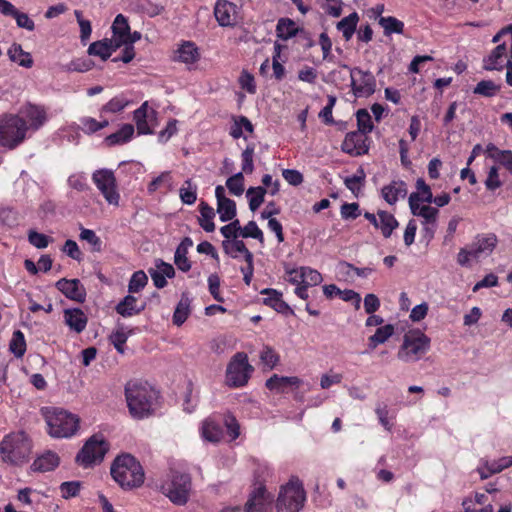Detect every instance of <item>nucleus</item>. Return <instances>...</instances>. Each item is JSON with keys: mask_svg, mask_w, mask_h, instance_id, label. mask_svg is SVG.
<instances>
[{"mask_svg": "<svg viewBox=\"0 0 512 512\" xmlns=\"http://www.w3.org/2000/svg\"><path fill=\"white\" fill-rule=\"evenodd\" d=\"M130 414L142 419L152 413L158 399V392L147 382L131 381L125 388Z\"/></svg>", "mask_w": 512, "mask_h": 512, "instance_id": "f257e3e1", "label": "nucleus"}, {"mask_svg": "<svg viewBox=\"0 0 512 512\" xmlns=\"http://www.w3.org/2000/svg\"><path fill=\"white\" fill-rule=\"evenodd\" d=\"M42 413L52 438H71L77 434L80 418L76 414L60 408H43Z\"/></svg>", "mask_w": 512, "mask_h": 512, "instance_id": "f03ea898", "label": "nucleus"}, {"mask_svg": "<svg viewBox=\"0 0 512 512\" xmlns=\"http://www.w3.org/2000/svg\"><path fill=\"white\" fill-rule=\"evenodd\" d=\"M113 479L124 489H132L143 484L145 474L140 462L130 454L118 456L112 466Z\"/></svg>", "mask_w": 512, "mask_h": 512, "instance_id": "7ed1b4c3", "label": "nucleus"}, {"mask_svg": "<svg viewBox=\"0 0 512 512\" xmlns=\"http://www.w3.org/2000/svg\"><path fill=\"white\" fill-rule=\"evenodd\" d=\"M431 339L420 329H410L404 336L397 358L404 363L419 361L429 350Z\"/></svg>", "mask_w": 512, "mask_h": 512, "instance_id": "20e7f679", "label": "nucleus"}, {"mask_svg": "<svg viewBox=\"0 0 512 512\" xmlns=\"http://www.w3.org/2000/svg\"><path fill=\"white\" fill-rule=\"evenodd\" d=\"M31 453V444L24 432L7 435L0 443V454L4 462L21 465Z\"/></svg>", "mask_w": 512, "mask_h": 512, "instance_id": "39448f33", "label": "nucleus"}, {"mask_svg": "<svg viewBox=\"0 0 512 512\" xmlns=\"http://www.w3.org/2000/svg\"><path fill=\"white\" fill-rule=\"evenodd\" d=\"M28 126L22 118L15 114H6L0 117V145L14 149L26 138Z\"/></svg>", "mask_w": 512, "mask_h": 512, "instance_id": "423d86ee", "label": "nucleus"}, {"mask_svg": "<svg viewBox=\"0 0 512 512\" xmlns=\"http://www.w3.org/2000/svg\"><path fill=\"white\" fill-rule=\"evenodd\" d=\"M305 491L298 479H291L280 488L276 502L277 512H299L305 502Z\"/></svg>", "mask_w": 512, "mask_h": 512, "instance_id": "0eeeda50", "label": "nucleus"}, {"mask_svg": "<svg viewBox=\"0 0 512 512\" xmlns=\"http://www.w3.org/2000/svg\"><path fill=\"white\" fill-rule=\"evenodd\" d=\"M109 450V444L102 434L92 435L83 445L76 456V461L82 467H90L102 462Z\"/></svg>", "mask_w": 512, "mask_h": 512, "instance_id": "6e6552de", "label": "nucleus"}, {"mask_svg": "<svg viewBox=\"0 0 512 512\" xmlns=\"http://www.w3.org/2000/svg\"><path fill=\"white\" fill-rule=\"evenodd\" d=\"M252 372L253 367L249 364L247 355L238 352L227 365L225 382L232 388L243 387L248 383Z\"/></svg>", "mask_w": 512, "mask_h": 512, "instance_id": "1a4fd4ad", "label": "nucleus"}, {"mask_svg": "<svg viewBox=\"0 0 512 512\" xmlns=\"http://www.w3.org/2000/svg\"><path fill=\"white\" fill-rule=\"evenodd\" d=\"M161 489L174 504L183 505L189 497L191 479L187 474L174 472L162 484Z\"/></svg>", "mask_w": 512, "mask_h": 512, "instance_id": "9d476101", "label": "nucleus"}, {"mask_svg": "<svg viewBox=\"0 0 512 512\" xmlns=\"http://www.w3.org/2000/svg\"><path fill=\"white\" fill-rule=\"evenodd\" d=\"M92 181L109 205L119 206L120 193L112 170H96L92 174Z\"/></svg>", "mask_w": 512, "mask_h": 512, "instance_id": "9b49d317", "label": "nucleus"}, {"mask_svg": "<svg viewBox=\"0 0 512 512\" xmlns=\"http://www.w3.org/2000/svg\"><path fill=\"white\" fill-rule=\"evenodd\" d=\"M416 196L410 201V209L414 216L421 219L422 231L426 238L432 239L438 226L439 210L430 206L431 203H416Z\"/></svg>", "mask_w": 512, "mask_h": 512, "instance_id": "f8f14e48", "label": "nucleus"}, {"mask_svg": "<svg viewBox=\"0 0 512 512\" xmlns=\"http://www.w3.org/2000/svg\"><path fill=\"white\" fill-rule=\"evenodd\" d=\"M133 120L139 135H151L159 125L158 113L148 101L134 111Z\"/></svg>", "mask_w": 512, "mask_h": 512, "instance_id": "ddd939ff", "label": "nucleus"}, {"mask_svg": "<svg viewBox=\"0 0 512 512\" xmlns=\"http://www.w3.org/2000/svg\"><path fill=\"white\" fill-rule=\"evenodd\" d=\"M351 87L355 97H369L375 92L376 80L369 71L359 68L350 69Z\"/></svg>", "mask_w": 512, "mask_h": 512, "instance_id": "4468645a", "label": "nucleus"}, {"mask_svg": "<svg viewBox=\"0 0 512 512\" xmlns=\"http://www.w3.org/2000/svg\"><path fill=\"white\" fill-rule=\"evenodd\" d=\"M15 116L22 118V121L26 122L28 131H37L47 121L45 108L31 103L22 106Z\"/></svg>", "mask_w": 512, "mask_h": 512, "instance_id": "2eb2a0df", "label": "nucleus"}, {"mask_svg": "<svg viewBox=\"0 0 512 512\" xmlns=\"http://www.w3.org/2000/svg\"><path fill=\"white\" fill-rule=\"evenodd\" d=\"M288 281L292 284H304L308 287L317 286L323 281L320 272L308 266L287 268Z\"/></svg>", "mask_w": 512, "mask_h": 512, "instance_id": "dca6fc26", "label": "nucleus"}, {"mask_svg": "<svg viewBox=\"0 0 512 512\" xmlns=\"http://www.w3.org/2000/svg\"><path fill=\"white\" fill-rule=\"evenodd\" d=\"M273 496L263 486L253 490L245 507V512H271Z\"/></svg>", "mask_w": 512, "mask_h": 512, "instance_id": "f3484780", "label": "nucleus"}, {"mask_svg": "<svg viewBox=\"0 0 512 512\" xmlns=\"http://www.w3.org/2000/svg\"><path fill=\"white\" fill-rule=\"evenodd\" d=\"M364 217L378 230L385 238H389L393 231L398 227V221L393 214L378 210L376 214L366 212Z\"/></svg>", "mask_w": 512, "mask_h": 512, "instance_id": "a211bd4d", "label": "nucleus"}, {"mask_svg": "<svg viewBox=\"0 0 512 512\" xmlns=\"http://www.w3.org/2000/svg\"><path fill=\"white\" fill-rule=\"evenodd\" d=\"M215 197L217 199V212L222 222L233 220L236 216V204L233 200L226 197L225 188L218 185L215 188Z\"/></svg>", "mask_w": 512, "mask_h": 512, "instance_id": "6ab92c4d", "label": "nucleus"}, {"mask_svg": "<svg viewBox=\"0 0 512 512\" xmlns=\"http://www.w3.org/2000/svg\"><path fill=\"white\" fill-rule=\"evenodd\" d=\"M201 439L211 444L219 443L223 438V430L219 422L213 417L202 420L198 428Z\"/></svg>", "mask_w": 512, "mask_h": 512, "instance_id": "aec40b11", "label": "nucleus"}, {"mask_svg": "<svg viewBox=\"0 0 512 512\" xmlns=\"http://www.w3.org/2000/svg\"><path fill=\"white\" fill-rule=\"evenodd\" d=\"M57 289L67 298L83 302L86 297V290L78 279H60L56 282Z\"/></svg>", "mask_w": 512, "mask_h": 512, "instance_id": "412c9836", "label": "nucleus"}, {"mask_svg": "<svg viewBox=\"0 0 512 512\" xmlns=\"http://www.w3.org/2000/svg\"><path fill=\"white\" fill-rule=\"evenodd\" d=\"M506 62L507 46L505 43H501L483 58V69L486 71L502 70Z\"/></svg>", "mask_w": 512, "mask_h": 512, "instance_id": "4be33fe9", "label": "nucleus"}, {"mask_svg": "<svg viewBox=\"0 0 512 512\" xmlns=\"http://www.w3.org/2000/svg\"><path fill=\"white\" fill-rule=\"evenodd\" d=\"M237 8L228 1H218L214 8V15L220 26H232L236 22Z\"/></svg>", "mask_w": 512, "mask_h": 512, "instance_id": "5701e85b", "label": "nucleus"}, {"mask_svg": "<svg viewBox=\"0 0 512 512\" xmlns=\"http://www.w3.org/2000/svg\"><path fill=\"white\" fill-rule=\"evenodd\" d=\"M64 323L71 331L81 333L88 323L87 315L80 308H68L63 312Z\"/></svg>", "mask_w": 512, "mask_h": 512, "instance_id": "b1692460", "label": "nucleus"}, {"mask_svg": "<svg viewBox=\"0 0 512 512\" xmlns=\"http://www.w3.org/2000/svg\"><path fill=\"white\" fill-rule=\"evenodd\" d=\"M342 150L350 155H362L367 152L366 137L361 132L348 133L342 143Z\"/></svg>", "mask_w": 512, "mask_h": 512, "instance_id": "393cba45", "label": "nucleus"}, {"mask_svg": "<svg viewBox=\"0 0 512 512\" xmlns=\"http://www.w3.org/2000/svg\"><path fill=\"white\" fill-rule=\"evenodd\" d=\"M174 59L185 65L195 64L200 59V52L195 43L183 41L174 52Z\"/></svg>", "mask_w": 512, "mask_h": 512, "instance_id": "a878e982", "label": "nucleus"}, {"mask_svg": "<svg viewBox=\"0 0 512 512\" xmlns=\"http://www.w3.org/2000/svg\"><path fill=\"white\" fill-rule=\"evenodd\" d=\"M497 237L493 233L478 235L472 243V248L477 258L489 256L497 245Z\"/></svg>", "mask_w": 512, "mask_h": 512, "instance_id": "bb28decb", "label": "nucleus"}, {"mask_svg": "<svg viewBox=\"0 0 512 512\" xmlns=\"http://www.w3.org/2000/svg\"><path fill=\"white\" fill-rule=\"evenodd\" d=\"M129 32L130 26L127 18L122 14H118L112 24V37L110 38L114 43V47H122L126 39H128Z\"/></svg>", "mask_w": 512, "mask_h": 512, "instance_id": "cd10ccee", "label": "nucleus"}, {"mask_svg": "<svg viewBox=\"0 0 512 512\" xmlns=\"http://www.w3.org/2000/svg\"><path fill=\"white\" fill-rule=\"evenodd\" d=\"M301 380L296 376L272 375L266 381V387L276 393H284L289 387H299Z\"/></svg>", "mask_w": 512, "mask_h": 512, "instance_id": "c85d7f7f", "label": "nucleus"}, {"mask_svg": "<svg viewBox=\"0 0 512 512\" xmlns=\"http://www.w3.org/2000/svg\"><path fill=\"white\" fill-rule=\"evenodd\" d=\"M60 464V458L53 451H46L38 456L31 465L34 472H49L57 468Z\"/></svg>", "mask_w": 512, "mask_h": 512, "instance_id": "c756f323", "label": "nucleus"}, {"mask_svg": "<svg viewBox=\"0 0 512 512\" xmlns=\"http://www.w3.org/2000/svg\"><path fill=\"white\" fill-rule=\"evenodd\" d=\"M222 246L225 253L232 258L237 259L243 257L246 262H252L253 254L247 249L245 243L242 240H224Z\"/></svg>", "mask_w": 512, "mask_h": 512, "instance_id": "7c9ffc66", "label": "nucleus"}, {"mask_svg": "<svg viewBox=\"0 0 512 512\" xmlns=\"http://www.w3.org/2000/svg\"><path fill=\"white\" fill-rule=\"evenodd\" d=\"M383 199L390 205H394L399 199L407 195V187L403 181H392L381 190Z\"/></svg>", "mask_w": 512, "mask_h": 512, "instance_id": "2f4dec72", "label": "nucleus"}, {"mask_svg": "<svg viewBox=\"0 0 512 512\" xmlns=\"http://www.w3.org/2000/svg\"><path fill=\"white\" fill-rule=\"evenodd\" d=\"M8 57L12 62L17 63L24 68H31L33 66V59L29 52L22 49L20 44L14 43L8 49Z\"/></svg>", "mask_w": 512, "mask_h": 512, "instance_id": "473e14b6", "label": "nucleus"}, {"mask_svg": "<svg viewBox=\"0 0 512 512\" xmlns=\"http://www.w3.org/2000/svg\"><path fill=\"white\" fill-rule=\"evenodd\" d=\"M133 135L134 126L131 124H124L120 127V129L117 132L108 135L105 138V142L109 146L122 145L130 141Z\"/></svg>", "mask_w": 512, "mask_h": 512, "instance_id": "72a5a7b5", "label": "nucleus"}, {"mask_svg": "<svg viewBox=\"0 0 512 512\" xmlns=\"http://www.w3.org/2000/svg\"><path fill=\"white\" fill-rule=\"evenodd\" d=\"M260 364L266 370L274 369L280 363L279 353L269 345H263L259 351Z\"/></svg>", "mask_w": 512, "mask_h": 512, "instance_id": "f704fd0d", "label": "nucleus"}, {"mask_svg": "<svg viewBox=\"0 0 512 512\" xmlns=\"http://www.w3.org/2000/svg\"><path fill=\"white\" fill-rule=\"evenodd\" d=\"M117 49L118 47H114V43L111 39H106L92 43L88 48V53L90 55L99 56L102 60H106Z\"/></svg>", "mask_w": 512, "mask_h": 512, "instance_id": "c9c22d12", "label": "nucleus"}, {"mask_svg": "<svg viewBox=\"0 0 512 512\" xmlns=\"http://www.w3.org/2000/svg\"><path fill=\"white\" fill-rule=\"evenodd\" d=\"M131 104V100L125 94H119L110 99L105 105L102 106L100 113L116 114L123 111Z\"/></svg>", "mask_w": 512, "mask_h": 512, "instance_id": "e433bc0d", "label": "nucleus"}, {"mask_svg": "<svg viewBox=\"0 0 512 512\" xmlns=\"http://www.w3.org/2000/svg\"><path fill=\"white\" fill-rule=\"evenodd\" d=\"M252 132H253V125L248 120V118H246L244 116L234 118L233 124L230 128V135L233 138H235V139H238L240 137L246 138L247 137L246 133L251 134Z\"/></svg>", "mask_w": 512, "mask_h": 512, "instance_id": "4c0bfd02", "label": "nucleus"}, {"mask_svg": "<svg viewBox=\"0 0 512 512\" xmlns=\"http://www.w3.org/2000/svg\"><path fill=\"white\" fill-rule=\"evenodd\" d=\"M200 216H199V224L206 232H213L215 230L214 217L215 212L214 209L209 206L206 202H201L199 205Z\"/></svg>", "mask_w": 512, "mask_h": 512, "instance_id": "58836bf2", "label": "nucleus"}, {"mask_svg": "<svg viewBox=\"0 0 512 512\" xmlns=\"http://www.w3.org/2000/svg\"><path fill=\"white\" fill-rule=\"evenodd\" d=\"M365 172L358 169L355 174L344 178V184L355 197H359L365 182Z\"/></svg>", "mask_w": 512, "mask_h": 512, "instance_id": "ea45409f", "label": "nucleus"}, {"mask_svg": "<svg viewBox=\"0 0 512 512\" xmlns=\"http://www.w3.org/2000/svg\"><path fill=\"white\" fill-rule=\"evenodd\" d=\"M143 307L137 306V299L134 296H126L117 306L116 311L123 317H130L141 312Z\"/></svg>", "mask_w": 512, "mask_h": 512, "instance_id": "a19ab883", "label": "nucleus"}, {"mask_svg": "<svg viewBox=\"0 0 512 512\" xmlns=\"http://www.w3.org/2000/svg\"><path fill=\"white\" fill-rule=\"evenodd\" d=\"M417 192L411 193L409 196V202L412 201L413 197L416 196V203H432L433 194L429 185L425 183L422 178L416 181Z\"/></svg>", "mask_w": 512, "mask_h": 512, "instance_id": "79ce46f5", "label": "nucleus"}, {"mask_svg": "<svg viewBox=\"0 0 512 512\" xmlns=\"http://www.w3.org/2000/svg\"><path fill=\"white\" fill-rule=\"evenodd\" d=\"M298 32V26L289 18H281L276 26L277 36L283 40L294 37Z\"/></svg>", "mask_w": 512, "mask_h": 512, "instance_id": "37998d69", "label": "nucleus"}, {"mask_svg": "<svg viewBox=\"0 0 512 512\" xmlns=\"http://www.w3.org/2000/svg\"><path fill=\"white\" fill-rule=\"evenodd\" d=\"M190 304L189 297L183 294L173 314V323L175 325L180 326L186 321L190 314Z\"/></svg>", "mask_w": 512, "mask_h": 512, "instance_id": "c03bdc74", "label": "nucleus"}, {"mask_svg": "<svg viewBox=\"0 0 512 512\" xmlns=\"http://www.w3.org/2000/svg\"><path fill=\"white\" fill-rule=\"evenodd\" d=\"M359 21L358 14L356 12L351 13L347 17H344L341 21L337 24V29L342 32L343 37L346 40L351 39L353 36L357 23Z\"/></svg>", "mask_w": 512, "mask_h": 512, "instance_id": "a18cd8bd", "label": "nucleus"}, {"mask_svg": "<svg viewBox=\"0 0 512 512\" xmlns=\"http://www.w3.org/2000/svg\"><path fill=\"white\" fill-rule=\"evenodd\" d=\"M395 332L392 324H386L378 327L376 332L369 337V345L376 348L378 345L385 343Z\"/></svg>", "mask_w": 512, "mask_h": 512, "instance_id": "49530a36", "label": "nucleus"}, {"mask_svg": "<svg viewBox=\"0 0 512 512\" xmlns=\"http://www.w3.org/2000/svg\"><path fill=\"white\" fill-rule=\"evenodd\" d=\"M378 22L386 36H390L393 33L402 34L404 31V23L395 17H380Z\"/></svg>", "mask_w": 512, "mask_h": 512, "instance_id": "de8ad7c7", "label": "nucleus"}, {"mask_svg": "<svg viewBox=\"0 0 512 512\" xmlns=\"http://www.w3.org/2000/svg\"><path fill=\"white\" fill-rule=\"evenodd\" d=\"M263 295H267L264 298V303L271 306L278 312H282L287 308L286 303L281 299V294L273 289H265L261 292Z\"/></svg>", "mask_w": 512, "mask_h": 512, "instance_id": "09e8293b", "label": "nucleus"}, {"mask_svg": "<svg viewBox=\"0 0 512 512\" xmlns=\"http://www.w3.org/2000/svg\"><path fill=\"white\" fill-rule=\"evenodd\" d=\"M266 189L264 187H250L246 192L251 211H256L264 201Z\"/></svg>", "mask_w": 512, "mask_h": 512, "instance_id": "8fccbe9b", "label": "nucleus"}, {"mask_svg": "<svg viewBox=\"0 0 512 512\" xmlns=\"http://www.w3.org/2000/svg\"><path fill=\"white\" fill-rule=\"evenodd\" d=\"M181 201L184 204L192 205L197 199V186L191 180H186L179 190Z\"/></svg>", "mask_w": 512, "mask_h": 512, "instance_id": "3c124183", "label": "nucleus"}, {"mask_svg": "<svg viewBox=\"0 0 512 512\" xmlns=\"http://www.w3.org/2000/svg\"><path fill=\"white\" fill-rule=\"evenodd\" d=\"M109 125L107 120L97 121L92 117H83L80 119V128L86 134L95 133Z\"/></svg>", "mask_w": 512, "mask_h": 512, "instance_id": "603ef678", "label": "nucleus"}, {"mask_svg": "<svg viewBox=\"0 0 512 512\" xmlns=\"http://www.w3.org/2000/svg\"><path fill=\"white\" fill-rule=\"evenodd\" d=\"M501 85L492 80H482L474 88V93L485 97H492L500 91Z\"/></svg>", "mask_w": 512, "mask_h": 512, "instance_id": "864d4df0", "label": "nucleus"}, {"mask_svg": "<svg viewBox=\"0 0 512 512\" xmlns=\"http://www.w3.org/2000/svg\"><path fill=\"white\" fill-rule=\"evenodd\" d=\"M10 350L16 357H22L26 351V342L20 330L14 331L10 341Z\"/></svg>", "mask_w": 512, "mask_h": 512, "instance_id": "5fc2aeb1", "label": "nucleus"}, {"mask_svg": "<svg viewBox=\"0 0 512 512\" xmlns=\"http://www.w3.org/2000/svg\"><path fill=\"white\" fill-rule=\"evenodd\" d=\"M375 414L379 423L384 427V429L390 431L393 424L391 423L390 409L388 405L383 402L377 403L375 407Z\"/></svg>", "mask_w": 512, "mask_h": 512, "instance_id": "6e6d98bb", "label": "nucleus"}, {"mask_svg": "<svg viewBox=\"0 0 512 512\" xmlns=\"http://www.w3.org/2000/svg\"><path fill=\"white\" fill-rule=\"evenodd\" d=\"M131 331L127 330L124 327H118L111 335H110V341L114 345V347L119 351L120 353H123L124 351V344L126 343Z\"/></svg>", "mask_w": 512, "mask_h": 512, "instance_id": "4d7b16f0", "label": "nucleus"}, {"mask_svg": "<svg viewBox=\"0 0 512 512\" xmlns=\"http://www.w3.org/2000/svg\"><path fill=\"white\" fill-rule=\"evenodd\" d=\"M161 186H166L169 189L173 187V178L169 171L162 172L159 176L153 179L148 185V191L153 193Z\"/></svg>", "mask_w": 512, "mask_h": 512, "instance_id": "13d9d810", "label": "nucleus"}, {"mask_svg": "<svg viewBox=\"0 0 512 512\" xmlns=\"http://www.w3.org/2000/svg\"><path fill=\"white\" fill-rule=\"evenodd\" d=\"M226 187L233 195H242L244 192V177L242 172L229 177L226 181Z\"/></svg>", "mask_w": 512, "mask_h": 512, "instance_id": "bf43d9fd", "label": "nucleus"}, {"mask_svg": "<svg viewBox=\"0 0 512 512\" xmlns=\"http://www.w3.org/2000/svg\"><path fill=\"white\" fill-rule=\"evenodd\" d=\"M358 132L363 134L370 133L373 130V123L370 114L367 110L361 109L356 114Z\"/></svg>", "mask_w": 512, "mask_h": 512, "instance_id": "052dcab7", "label": "nucleus"}, {"mask_svg": "<svg viewBox=\"0 0 512 512\" xmlns=\"http://www.w3.org/2000/svg\"><path fill=\"white\" fill-rule=\"evenodd\" d=\"M147 282L148 277L143 271H137L133 273L128 285L129 292L137 293L141 291Z\"/></svg>", "mask_w": 512, "mask_h": 512, "instance_id": "680f3d73", "label": "nucleus"}, {"mask_svg": "<svg viewBox=\"0 0 512 512\" xmlns=\"http://www.w3.org/2000/svg\"><path fill=\"white\" fill-rule=\"evenodd\" d=\"M343 380L342 373L334 372L330 370L321 375L320 378V387L322 389H329L333 385L340 384Z\"/></svg>", "mask_w": 512, "mask_h": 512, "instance_id": "e2e57ef3", "label": "nucleus"}, {"mask_svg": "<svg viewBox=\"0 0 512 512\" xmlns=\"http://www.w3.org/2000/svg\"><path fill=\"white\" fill-rule=\"evenodd\" d=\"M322 9L333 17H339L342 12L341 0H317Z\"/></svg>", "mask_w": 512, "mask_h": 512, "instance_id": "0e129e2a", "label": "nucleus"}, {"mask_svg": "<svg viewBox=\"0 0 512 512\" xmlns=\"http://www.w3.org/2000/svg\"><path fill=\"white\" fill-rule=\"evenodd\" d=\"M485 186L488 190L494 191L502 186V181L499 176V169L497 166L490 167Z\"/></svg>", "mask_w": 512, "mask_h": 512, "instance_id": "69168bd1", "label": "nucleus"}, {"mask_svg": "<svg viewBox=\"0 0 512 512\" xmlns=\"http://www.w3.org/2000/svg\"><path fill=\"white\" fill-rule=\"evenodd\" d=\"M224 425L227 430V435L231 441L237 439L240 436V424L234 416L227 415L224 418Z\"/></svg>", "mask_w": 512, "mask_h": 512, "instance_id": "338daca9", "label": "nucleus"}, {"mask_svg": "<svg viewBox=\"0 0 512 512\" xmlns=\"http://www.w3.org/2000/svg\"><path fill=\"white\" fill-rule=\"evenodd\" d=\"M474 260H478L472 246L467 248H461L457 254V263L463 267H470Z\"/></svg>", "mask_w": 512, "mask_h": 512, "instance_id": "774afa93", "label": "nucleus"}]
</instances>
